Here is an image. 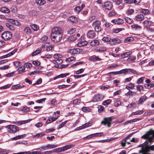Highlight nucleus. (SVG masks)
Listing matches in <instances>:
<instances>
[{
  "label": "nucleus",
  "instance_id": "1",
  "mask_svg": "<svg viewBox=\"0 0 154 154\" xmlns=\"http://www.w3.org/2000/svg\"><path fill=\"white\" fill-rule=\"evenodd\" d=\"M142 138L148 139V141H146L143 143V146L142 149L144 151H146V147H148V145L149 142L150 143H152L154 142V131L152 129L148 131L147 133L142 136Z\"/></svg>",
  "mask_w": 154,
  "mask_h": 154
},
{
  "label": "nucleus",
  "instance_id": "2",
  "mask_svg": "<svg viewBox=\"0 0 154 154\" xmlns=\"http://www.w3.org/2000/svg\"><path fill=\"white\" fill-rule=\"evenodd\" d=\"M75 145L73 144H70L66 145L62 147L55 149L53 150L54 151V152H60L67 150L73 147Z\"/></svg>",
  "mask_w": 154,
  "mask_h": 154
},
{
  "label": "nucleus",
  "instance_id": "3",
  "mask_svg": "<svg viewBox=\"0 0 154 154\" xmlns=\"http://www.w3.org/2000/svg\"><path fill=\"white\" fill-rule=\"evenodd\" d=\"M62 34L60 33L57 34H53L51 35V38L52 40L55 42H59L62 38Z\"/></svg>",
  "mask_w": 154,
  "mask_h": 154
},
{
  "label": "nucleus",
  "instance_id": "4",
  "mask_svg": "<svg viewBox=\"0 0 154 154\" xmlns=\"http://www.w3.org/2000/svg\"><path fill=\"white\" fill-rule=\"evenodd\" d=\"M112 116L105 118L104 119V120L102 121L101 123L105 126L107 124L108 127V128L110 127L112 120Z\"/></svg>",
  "mask_w": 154,
  "mask_h": 154
},
{
  "label": "nucleus",
  "instance_id": "5",
  "mask_svg": "<svg viewBox=\"0 0 154 154\" xmlns=\"http://www.w3.org/2000/svg\"><path fill=\"white\" fill-rule=\"evenodd\" d=\"M100 25V22L99 21H95L92 23V26L94 27L95 31L97 32H100L101 29Z\"/></svg>",
  "mask_w": 154,
  "mask_h": 154
},
{
  "label": "nucleus",
  "instance_id": "6",
  "mask_svg": "<svg viewBox=\"0 0 154 154\" xmlns=\"http://www.w3.org/2000/svg\"><path fill=\"white\" fill-rule=\"evenodd\" d=\"M12 37L11 33L9 31H6L2 34V38L5 40H8L11 39Z\"/></svg>",
  "mask_w": 154,
  "mask_h": 154
},
{
  "label": "nucleus",
  "instance_id": "7",
  "mask_svg": "<svg viewBox=\"0 0 154 154\" xmlns=\"http://www.w3.org/2000/svg\"><path fill=\"white\" fill-rule=\"evenodd\" d=\"M113 7L112 3L110 2H105L102 5V7L103 8L108 10H111Z\"/></svg>",
  "mask_w": 154,
  "mask_h": 154
},
{
  "label": "nucleus",
  "instance_id": "8",
  "mask_svg": "<svg viewBox=\"0 0 154 154\" xmlns=\"http://www.w3.org/2000/svg\"><path fill=\"white\" fill-rule=\"evenodd\" d=\"M61 33H62L61 29L60 28L56 27L52 29L51 35L54 34H57L58 33L60 34Z\"/></svg>",
  "mask_w": 154,
  "mask_h": 154
},
{
  "label": "nucleus",
  "instance_id": "9",
  "mask_svg": "<svg viewBox=\"0 0 154 154\" xmlns=\"http://www.w3.org/2000/svg\"><path fill=\"white\" fill-rule=\"evenodd\" d=\"M103 96L100 94H97L94 96L92 99L93 102H97L101 101L103 99Z\"/></svg>",
  "mask_w": 154,
  "mask_h": 154
},
{
  "label": "nucleus",
  "instance_id": "10",
  "mask_svg": "<svg viewBox=\"0 0 154 154\" xmlns=\"http://www.w3.org/2000/svg\"><path fill=\"white\" fill-rule=\"evenodd\" d=\"M13 154H42L41 152L34 151L30 152L29 151L21 152L17 153H13Z\"/></svg>",
  "mask_w": 154,
  "mask_h": 154
},
{
  "label": "nucleus",
  "instance_id": "11",
  "mask_svg": "<svg viewBox=\"0 0 154 154\" xmlns=\"http://www.w3.org/2000/svg\"><path fill=\"white\" fill-rule=\"evenodd\" d=\"M95 34L93 30L89 31L87 33V36L88 38H92L95 36Z\"/></svg>",
  "mask_w": 154,
  "mask_h": 154
},
{
  "label": "nucleus",
  "instance_id": "12",
  "mask_svg": "<svg viewBox=\"0 0 154 154\" xmlns=\"http://www.w3.org/2000/svg\"><path fill=\"white\" fill-rule=\"evenodd\" d=\"M91 125V123L88 122L87 123H85V124L83 125L82 126L78 127L77 128V130H79L81 129L86 128L89 126H90Z\"/></svg>",
  "mask_w": 154,
  "mask_h": 154
},
{
  "label": "nucleus",
  "instance_id": "13",
  "mask_svg": "<svg viewBox=\"0 0 154 154\" xmlns=\"http://www.w3.org/2000/svg\"><path fill=\"white\" fill-rule=\"evenodd\" d=\"M99 41L97 39H94L92 40L90 42V45L92 46H94L98 45L99 44Z\"/></svg>",
  "mask_w": 154,
  "mask_h": 154
},
{
  "label": "nucleus",
  "instance_id": "14",
  "mask_svg": "<svg viewBox=\"0 0 154 154\" xmlns=\"http://www.w3.org/2000/svg\"><path fill=\"white\" fill-rule=\"evenodd\" d=\"M16 50H14L12 51L10 53H9L1 57H0V58L1 59H2L6 58L8 57H10V56L13 55L16 52Z\"/></svg>",
  "mask_w": 154,
  "mask_h": 154
},
{
  "label": "nucleus",
  "instance_id": "15",
  "mask_svg": "<svg viewBox=\"0 0 154 154\" xmlns=\"http://www.w3.org/2000/svg\"><path fill=\"white\" fill-rule=\"evenodd\" d=\"M152 22L151 21L145 20L143 22L144 27H146V29L148 28L152 24Z\"/></svg>",
  "mask_w": 154,
  "mask_h": 154
},
{
  "label": "nucleus",
  "instance_id": "16",
  "mask_svg": "<svg viewBox=\"0 0 154 154\" xmlns=\"http://www.w3.org/2000/svg\"><path fill=\"white\" fill-rule=\"evenodd\" d=\"M35 3L38 5L41 6L44 5L46 1L45 0H35Z\"/></svg>",
  "mask_w": 154,
  "mask_h": 154
},
{
  "label": "nucleus",
  "instance_id": "17",
  "mask_svg": "<svg viewBox=\"0 0 154 154\" xmlns=\"http://www.w3.org/2000/svg\"><path fill=\"white\" fill-rule=\"evenodd\" d=\"M68 20L72 23H75L77 22V18L73 16L69 17L68 18Z\"/></svg>",
  "mask_w": 154,
  "mask_h": 154
},
{
  "label": "nucleus",
  "instance_id": "18",
  "mask_svg": "<svg viewBox=\"0 0 154 154\" xmlns=\"http://www.w3.org/2000/svg\"><path fill=\"white\" fill-rule=\"evenodd\" d=\"M25 67L24 66H23L19 68L17 70L18 72V73L22 74L25 72Z\"/></svg>",
  "mask_w": 154,
  "mask_h": 154
},
{
  "label": "nucleus",
  "instance_id": "19",
  "mask_svg": "<svg viewBox=\"0 0 154 154\" xmlns=\"http://www.w3.org/2000/svg\"><path fill=\"white\" fill-rule=\"evenodd\" d=\"M141 27V26L137 24H134L131 26V28L135 30H140Z\"/></svg>",
  "mask_w": 154,
  "mask_h": 154
},
{
  "label": "nucleus",
  "instance_id": "20",
  "mask_svg": "<svg viewBox=\"0 0 154 154\" xmlns=\"http://www.w3.org/2000/svg\"><path fill=\"white\" fill-rule=\"evenodd\" d=\"M130 69H125L121 70L120 71V74L124 73L125 75L127 74H129Z\"/></svg>",
  "mask_w": 154,
  "mask_h": 154
},
{
  "label": "nucleus",
  "instance_id": "21",
  "mask_svg": "<svg viewBox=\"0 0 154 154\" xmlns=\"http://www.w3.org/2000/svg\"><path fill=\"white\" fill-rule=\"evenodd\" d=\"M69 74V73H64V74H61L60 75L55 77L54 78V79L55 80L57 78H64L66 77L67 75H68Z\"/></svg>",
  "mask_w": 154,
  "mask_h": 154
},
{
  "label": "nucleus",
  "instance_id": "22",
  "mask_svg": "<svg viewBox=\"0 0 154 154\" xmlns=\"http://www.w3.org/2000/svg\"><path fill=\"white\" fill-rule=\"evenodd\" d=\"M57 118H54L53 117H51L48 119L46 122V123L47 124H50L51 123L55 121Z\"/></svg>",
  "mask_w": 154,
  "mask_h": 154
},
{
  "label": "nucleus",
  "instance_id": "23",
  "mask_svg": "<svg viewBox=\"0 0 154 154\" xmlns=\"http://www.w3.org/2000/svg\"><path fill=\"white\" fill-rule=\"evenodd\" d=\"M146 99V96H141L140 98L138 101V104H141L143 102H144Z\"/></svg>",
  "mask_w": 154,
  "mask_h": 154
},
{
  "label": "nucleus",
  "instance_id": "24",
  "mask_svg": "<svg viewBox=\"0 0 154 154\" xmlns=\"http://www.w3.org/2000/svg\"><path fill=\"white\" fill-rule=\"evenodd\" d=\"M144 18V16L143 15L140 14L138 15L136 17V20L138 21H142Z\"/></svg>",
  "mask_w": 154,
  "mask_h": 154
},
{
  "label": "nucleus",
  "instance_id": "25",
  "mask_svg": "<svg viewBox=\"0 0 154 154\" xmlns=\"http://www.w3.org/2000/svg\"><path fill=\"white\" fill-rule=\"evenodd\" d=\"M131 54V52H128L122 54H121V56L122 58H125L128 57Z\"/></svg>",
  "mask_w": 154,
  "mask_h": 154
},
{
  "label": "nucleus",
  "instance_id": "26",
  "mask_svg": "<svg viewBox=\"0 0 154 154\" xmlns=\"http://www.w3.org/2000/svg\"><path fill=\"white\" fill-rule=\"evenodd\" d=\"M20 110L23 112H26L27 111H29V109L26 106H25L21 107L20 108Z\"/></svg>",
  "mask_w": 154,
  "mask_h": 154
},
{
  "label": "nucleus",
  "instance_id": "27",
  "mask_svg": "<svg viewBox=\"0 0 154 154\" xmlns=\"http://www.w3.org/2000/svg\"><path fill=\"white\" fill-rule=\"evenodd\" d=\"M28 120L25 121H20L18 122H14V124L20 125L26 123L28 122Z\"/></svg>",
  "mask_w": 154,
  "mask_h": 154
},
{
  "label": "nucleus",
  "instance_id": "28",
  "mask_svg": "<svg viewBox=\"0 0 154 154\" xmlns=\"http://www.w3.org/2000/svg\"><path fill=\"white\" fill-rule=\"evenodd\" d=\"M42 49L41 48L38 49L32 53V55L34 56L39 54L42 51Z\"/></svg>",
  "mask_w": 154,
  "mask_h": 154
},
{
  "label": "nucleus",
  "instance_id": "29",
  "mask_svg": "<svg viewBox=\"0 0 154 154\" xmlns=\"http://www.w3.org/2000/svg\"><path fill=\"white\" fill-rule=\"evenodd\" d=\"M14 127L15 128H16L14 125H8L6 127V128H8L9 129L8 131H9L10 133H12V131L13 130V128Z\"/></svg>",
  "mask_w": 154,
  "mask_h": 154
},
{
  "label": "nucleus",
  "instance_id": "30",
  "mask_svg": "<svg viewBox=\"0 0 154 154\" xmlns=\"http://www.w3.org/2000/svg\"><path fill=\"white\" fill-rule=\"evenodd\" d=\"M0 10L2 12L6 13H8L10 12L9 9L5 7L2 8Z\"/></svg>",
  "mask_w": 154,
  "mask_h": 154
},
{
  "label": "nucleus",
  "instance_id": "31",
  "mask_svg": "<svg viewBox=\"0 0 154 154\" xmlns=\"http://www.w3.org/2000/svg\"><path fill=\"white\" fill-rule=\"evenodd\" d=\"M134 40V38L132 37H128L125 39V43L131 42Z\"/></svg>",
  "mask_w": 154,
  "mask_h": 154
},
{
  "label": "nucleus",
  "instance_id": "32",
  "mask_svg": "<svg viewBox=\"0 0 154 154\" xmlns=\"http://www.w3.org/2000/svg\"><path fill=\"white\" fill-rule=\"evenodd\" d=\"M58 146V145L48 144L46 146V147L48 149L54 148Z\"/></svg>",
  "mask_w": 154,
  "mask_h": 154
},
{
  "label": "nucleus",
  "instance_id": "33",
  "mask_svg": "<svg viewBox=\"0 0 154 154\" xmlns=\"http://www.w3.org/2000/svg\"><path fill=\"white\" fill-rule=\"evenodd\" d=\"M116 14L117 13L115 10H113L109 12V13L108 14V15L109 17H112L115 16Z\"/></svg>",
  "mask_w": 154,
  "mask_h": 154
},
{
  "label": "nucleus",
  "instance_id": "34",
  "mask_svg": "<svg viewBox=\"0 0 154 154\" xmlns=\"http://www.w3.org/2000/svg\"><path fill=\"white\" fill-rule=\"evenodd\" d=\"M134 87V85L133 84L130 83L128 85H126L125 88L128 90H130V89L133 88Z\"/></svg>",
  "mask_w": 154,
  "mask_h": 154
},
{
  "label": "nucleus",
  "instance_id": "35",
  "mask_svg": "<svg viewBox=\"0 0 154 154\" xmlns=\"http://www.w3.org/2000/svg\"><path fill=\"white\" fill-rule=\"evenodd\" d=\"M145 148L146 150V152H148L150 151V150L153 151H154V145L149 146L148 147H146Z\"/></svg>",
  "mask_w": 154,
  "mask_h": 154
},
{
  "label": "nucleus",
  "instance_id": "36",
  "mask_svg": "<svg viewBox=\"0 0 154 154\" xmlns=\"http://www.w3.org/2000/svg\"><path fill=\"white\" fill-rule=\"evenodd\" d=\"M78 51L76 49H73L69 50V53L72 54H77Z\"/></svg>",
  "mask_w": 154,
  "mask_h": 154
},
{
  "label": "nucleus",
  "instance_id": "37",
  "mask_svg": "<svg viewBox=\"0 0 154 154\" xmlns=\"http://www.w3.org/2000/svg\"><path fill=\"white\" fill-rule=\"evenodd\" d=\"M91 60L93 61H96L97 60H101V59L98 57H96L95 56H92L90 59Z\"/></svg>",
  "mask_w": 154,
  "mask_h": 154
},
{
  "label": "nucleus",
  "instance_id": "38",
  "mask_svg": "<svg viewBox=\"0 0 154 154\" xmlns=\"http://www.w3.org/2000/svg\"><path fill=\"white\" fill-rule=\"evenodd\" d=\"M45 134L43 132L38 133V134H36L35 135H34L33 137V138H37L41 137L42 136H43L44 135H45Z\"/></svg>",
  "mask_w": 154,
  "mask_h": 154
},
{
  "label": "nucleus",
  "instance_id": "39",
  "mask_svg": "<svg viewBox=\"0 0 154 154\" xmlns=\"http://www.w3.org/2000/svg\"><path fill=\"white\" fill-rule=\"evenodd\" d=\"M124 23V20L122 19L119 18L116 20L115 24H121Z\"/></svg>",
  "mask_w": 154,
  "mask_h": 154
},
{
  "label": "nucleus",
  "instance_id": "40",
  "mask_svg": "<svg viewBox=\"0 0 154 154\" xmlns=\"http://www.w3.org/2000/svg\"><path fill=\"white\" fill-rule=\"evenodd\" d=\"M102 40L105 42H109L111 40V38L109 37H103Z\"/></svg>",
  "mask_w": 154,
  "mask_h": 154
},
{
  "label": "nucleus",
  "instance_id": "41",
  "mask_svg": "<svg viewBox=\"0 0 154 154\" xmlns=\"http://www.w3.org/2000/svg\"><path fill=\"white\" fill-rule=\"evenodd\" d=\"M23 86V85L21 86L20 85H17L13 86H12V88L13 89H16L20 88Z\"/></svg>",
  "mask_w": 154,
  "mask_h": 154
},
{
  "label": "nucleus",
  "instance_id": "42",
  "mask_svg": "<svg viewBox=\"0 0 154 154\" xmlns=\"http://www.w3.org/2000/svg\"><path fill=\"white\" fill-rule=\"evenodd\" d=\"M125 21L127 23L129 24L131 23L133 21V20L132 19L129 18L128 17H125Z\"/></svg>",
  "mask_w": 154,
  "mask_h": 154
},
{
  "label": "nucleus",
  "instance_id": "43",
  "mask_svg": "<svg viewBox=\"0 0 154 154\" xmlns=\"http://www.w3.org/2000/svg\"><path fill=\"white\" fill-rule=\"evenodd\" d=\"M46 51H49L51 50L53 48V46L48 44H46Z\"/></svg>",
  "mask_w": 154,
  "mask_h": 154
},
{
  "label": "nucleus",
  "instance_id": "44",
  "mask_svg": "<svg viewBox=\"0 0 154 154\" xmlns=\"http://www.w3.org/2000/svg\"><path fill=\"white\" fill-rule=\"evenodd\" d=\"M31 30V29L29 27H27L24 29V32L25 33L28 34L30 33Z\"/></svg>",
  "mask_w": 154,
  "mask_h": 154
},
{
  "label": "nucleus",
  "instance_id": "45",
  "mask_svg": "<svg viewBox=\"0 0 154 154\" xmlns=\"http://www.w3.org/2000/svg\"><path fill=\"white\" fill-rule=\"evenodd\" d=\"M62 57V55L59 54H55L54 55V58L56 59H59L61 58Z\"/></svg>",
  "mask_w": 154,
  "mask_h": 154
},
{
  "label": "nucleus",
  "instance_id": "46",
  "mask_svg": "<svg viewBox=\"0 0 154 154\" xmlns=\"http://www.w3.org/2000/svg\"><path fill=\"white\" fill-rule=\"evenodd\" d=\"M111 102L110 100L108 99L106 100H105L103 102V105H106L109 104Z\"/></svg>",
  "mask_w": 154,
  "mask_h": 154
},
{
  "label": "nucleus",
  "instance_id": "47",
  "mask_svg": "<svg viewBox=\"0 0 154 154\" xmlns=\"http://www.w3.org/2000/svg\"><path fill=\"white\" fill-rule=\"evenodd\" d=\"M41 72V71L36 70V71H33V72H29L28 73V74L30 75H31L32 74L34 75L36 74L40 73Z\"/></svg>",
  "mask_w": 154,
  "mask_h": 154
},
{
  "label": "nucleus",
  "instance_id": "48",
  "mask_svg": "<svg viewBox=\"0 0 154 154\" xmlns=\"http://www.w3.org/2000/svg\"><path fill=\"white\" fill-rule=\"evenodd\" d=\"M12 23L18 26H19L20 25V23L17 20H13L12 21Z\"/></svg>",
  "mask_w": 154,
  "mask_h": 154
},
{
  "label": "nucleus",
  "instance_id": "49",
  "mask_svg": "<svg viewBox=\"0 0 154 154\" xmlns=\"http://www.w3.org/2000/svg\"><path fill=\"white\" fill-rule=\"evenodd\" d=\"M140 120V119H133L130 120L128 121H127L125 122L126 123L128 124L129 123H132L135 122L139 120Z\"/></svg>",
  "mask_w": 154,
  "mask_h": 154
},
{
  "label": "nucleus",
  "instance_id": "50",
  "mask_svg": "<svg viewBox=\"0 0 154 154\" xmlns=\"http://www.w3.org/2000/svg\"><path fill=\"white\" fill-rule=\"evenodd\" d=\"M75 32V28H72L69 29L68 31V33L69 34H71Z\"/></svg>",
  "mask_w": 154,
  "mask_h": 154
},
{
  "label": "nucleus",
  "instance_id": "51",
  "mask_svg": "<svg viewBox=\"0 0 154 154\" xmlns=\"http://www.w3.org/2000/svg\"><path fill=\"white\" fill-rule=\"evenodd\" d=\"M143 112L142 111L138 110L134 112H133L131 114L132 115H140L142 114Z\"/></svg>",
  "mask_w": 154,
  "mask_h": 154
},
{
  "label": "nucleus",
  "instance_id": "52",
  "mask_svg": "<svg viewBox=\"0 0 154 154\" xmlns=\"http://www.w3.org/2000/svg\"><path fill=\"white\" fill-rule=\"evenodd\" d=\"M141 13L146 15L149 13V10L147 9H142L141 11Z\"/></svg>",
  "mask_w": 154,
  "mask_h": 154
},
{
  "label": "nucleus",
  "instance_id": "53",
  "mask_svg": "<svg viewBox=\"0 0 154 154\" xmlns=\"http://www.w3.org/2000/svg\"><path fill=\"white\" fill-rule=\"evenodd\" d=\"M136 59V57L134 56H130L128 59L129 61H133Z\"/></svg>",
  "mask_w": 154,
  "mask_h": 154
},
{
  "label": "nucleus",
  "instance_id": "54",
  "mask_svg": "<svg viewBox=\"0 0 154 154\" xmlns=\"http://www.w3.org/2000/svg\"><path fill=\"white\" fill-rule=\"evenodd\" d=\"M144 79V77H141L140 78L138 79L137 81V83L140 84L141 83H142Z\"/></svg>",
  "mask_w": 154,
  "mask_h": 154
},
{
  "label": "nucleus",
  "instance_id": "55",
  "mask_svg": "<svg viewBox=\"0 0 154 154\" xmlns=\"http://www.w3.org/2000/svg\"><path fill=\"white\" fill-rule=\"evenodd\" d=\"M67 121H65L62 122L61 124H60L59 125V127L57 128V129H59V128H61L63 127L66 123L67 122Z\"/></svg>",
  "mask_w": 154,
  "mask_h": 154
},
{
  "label": "nucleus",
  "instance_id": "56",
  "mask_svg": "<svg viewBox=\"0 0 154 154\" xmlns=\"http://www.w3.org/2000/svg\"><path fill=\"white\" fill-rule=\"evenodd\" d=\"M136 104L135 103H131V104H129L128 106V108L134 107L135 108L136 107Z\"/></svg>",
  "mask_w": 154,
  "mask_h": 154
},
{
  "label": "nucleus",
  "instance_id": "57",
  "mask_svg": "<svg viewBox=\"0 0 154 154\" xmlns=\"http://www.w3.org/2000/svg\"><path fill=\"white\" fill-rule=\"evenodd\" d=\"M80 102V100L79 99H76L74 100L73 101V104L76 105Z\"/></svg>",
  "mask_w": 154,
  "mask_h": 154
},
{
  "label": "nucleus",
  "instance_id": "58",
  "mask_svg": "<svg viewBox=\"0 0 154 154\" xmlns=\"http://www.w3.org/2000/svg\"><path fill=\"white\" fill-rule=\"evenodd\" d=\"M118 139V137H117L112 138H111L110 139H106V142H109L112 141L113 140H115Z\"/></svg>",
  "mask_w": 154,
  "mask_h": 154
},
{
  "label": "nucleus",
  "instance_id": "59",
  "mask_svg": "<svg viewBox=\"0 0 154 154\" xmlns=\"http://www.w3.org/2000/svg\"><path fill=\"white\" fill-rule=\"evenodd\" d=\"M42 82V79L41 78L39 79L35 83L33 84V85L41 84Z\"/></svg>",
  "mask_w": 154,
  "mask_h": 154
},
{
  "label": "nucleus",
  "instance_id": "60",
  "mask_svg": "<svg viewBox=\"0 0 154 154\" xmlns=\"http://www.w3.org/2000/svg\"><path fill=\"white\" fill-rule=\"evenodd\" d=\"M14 126L16 127L15 128V127H14L13 128V130L12 131V133H14L15 132H16L17 131H18L19 130V128L16 125H14Z\"/></svg>",
  "mask_w": 154,
  "mask_h": 154
},
{
  "label": "nucleus",
  "instance_id": "61",
  "mask_svg": "<svg viewBox=\"0 0 154 154\" xmlns=\"http://www.w3.org/2000/svg\"><path fill=\"white\" fill-rule=\"evenodd\" d=\"M32 28L33 30L35 31L37 30L38 29V27L35 24H33L32 25Z\"/></svg>",
  "mask_w": 154,
  "mask_h": 154
},
{
  "label": "nucleus",
  "instance_id": "62",
  "mask_svg": "<svg viewBox=\"0 0 154 154\" xmlns=\"http://www.w3.org/2000/svg\"><path fill=\"white\" fill-rule=\"evenodd\" d=\"M2 154H7L10 152L9 150H8L6 149H2Z\"/></svg>",
  "mask_w": 154,
  "mask_h": 154
},
{
  "label": "nucleus",
  "instance_id": "63",
  "mask_svg": "<svg viewBox=\"0 0 154 154\" xmlns=\"http://www.w3.org/2000/svg\"><path fill=\"white\" fill-rule=\"evenodd\" d=\"M110 88V86L108 85L103 86L101 87V89L102 90H104L105 89H108Z\"/></svg>",
  "mask_w": 154,
  "mask_h": 154
},
{
  "label": "nucleus",
  "instance_id": "64",
  "mask_svg": "<svg viewBox=\"0 0 154 154\" xmlns=\"http://www.w3.org/2000/svg\"><path fill=\"white\" fill-rule=\"evenodd\" d=\"M134 10L132 9L128 10L127 11V13L128 14L130 15L132 14L134 12Z\"/></svg>",
  "mask_w": 154,
  "mask_h": 154
}]
</instances>
